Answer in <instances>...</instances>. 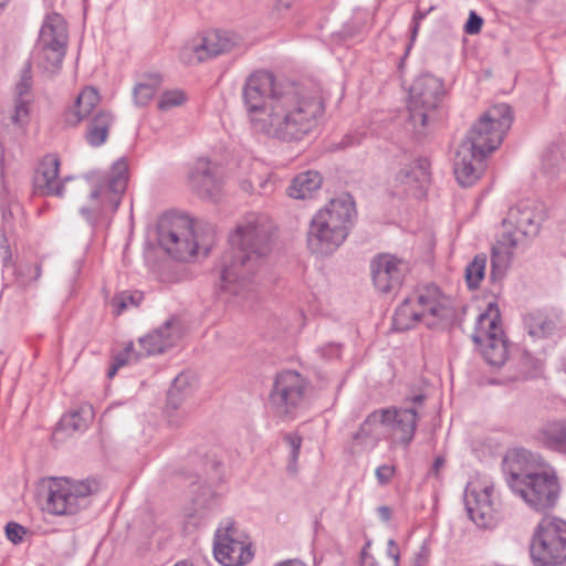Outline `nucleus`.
I'll use <instances>...</instances> for the list:
<instances>
[{"instance_id": "473e14b6", "label": "nucleus", "mask_w": 566, "mask_h": 566, "mask_svg": "<svg viewBox=\"0 0 566 566\" xmlns=\"http://www.w3.org/2000/svg\"><path fill=\"white\" fill-rule=\"evenodd\" d=\"M486 263V254L480 253L476 254L465 266L464 276L470 290H475L480 286V283L485 275Z\"/></svg>"}, {"instance_id": "1a4fd4ad", "label": "nucleus", "mask_w": 566, "mask_h": 566, "mask_svg": "<svg viewBox=\"0 0 566 566\" xmlns=\"http://www.w3.org/2000/svg\"><path fill=\"white\" fill-rule=\"evenodd\" d=\"M210 238H201L188 217L163 218L158 224V243L174 259L188 261L202 249L208 253Z\"/></svg>"}, {"instance_id": "412c9836", "label": "nucleus", "mask_w": 566, "mask_h": 566, "mask_svg": "<svg viewBox=\"0 0 566 566\" xmlns=\"http://www.w3.org/2000/svg\"><path fill=\"white\" fill-rule=\"evenodd\" d=\"M493 486L469 483L464 492V503L469 516L480 527H489L494 522Z\"/></svg>"}, {"instance_id": "8fccbe9b", "label": "nucleus", "mask_w": 566, "mask_h": 566, "mask_svg": "<svg viewBox=\"0 0 566 566\" xmlns=\"http://www.w3.org/2000/svg\"><path fill=\"white\" fill-rule=\"evenodd\" d=\"M444 465H446V459L442 455H438L434 459V462H433L430 471L428 472V476L434 478L436 480L440 481L441 480V471L443 470Z\"/></svg>"}, {"instance_id": "864d4df0", "label": "nucleus", "mask_w": 566, "mask_h": 566, "mask_svg": "<svg viewBox=\"0 0 566 566\" xmlns=\"http://www.w3.org/2000/svg\"><path fill=\"white\" fill-rule=\"evenodd\" d=\"M377 514L379 518L384 522H388L391 518V510L387 505L379 506L377 509Z\"/></svg>"}, {"instance_id": "09e8293b", "label": "nucleus", "mask_w": 566, "mask_h": 566, "mask_svg": "<svg viewBox=\"0 0 566 566\" xmlns=\"http://www.w3.org/2000/svg\"><path fill=\"white\" fill-rule=\"evenodd\" d=\"M138 353L135 352V348H134V345L133 344H128L126 347H125V353L118 355L115 357V361L114 364L117 366V367H122L124 366L125 364H127L129 360L132 359H137L136 358V355Z\"/></svg>"}, {"instance_id": "49530a36", "label": "nucleus", "mask_w": 566, "mask_h": 566, "mask_svg": "<svg viewBox=\"0 0 566 566\" xmlns=\"http://www.w3.org/2000/svg\"><path fill=\"white\" fill-rule=\"evenodd\" d=\"M386 555L389 566H399L400 551L395 539L390 538L387 542Z\"/></svg>"}, {"instance_id": "4c0bfd02", "label": "nucleus", "mask_w": 566, "mask_h": 566, "mask_svg": "<svg viewBox=\"0 0 566 566\" xmlns=\"http://www.w3.org/2000/svg\"><path fill=\"white\" fill-rule=\"evenodd\" d=\"M41 266L39 264H20L17 269V281L21 286H28L39 280Z\"/></svg>"}, {"instance_id": "c03bdc74", "label": "nucleus", "mask_w": 566, "mask_h": 566, "mask_svg": "<svg viewBox=\"0 0 566 566\" xmlns=\"http://www.w3.org/2000/svg\"><path fill=\"white\" fill-rule=\"evenodd\" d=\"M395 472L396 468L394 465L382 464L376 469L375 475L380 485H387L394 478Z\"/></svg>"}, {"instance_id": "a878e982", "label": "nucleus", "mask_w": 566, "mask_h": 566, "mask_svg": "<svg viewBox=\"0 0 566 566\" xmlns=\"http://www.w3.org/2000/svg\"><path fill=\"white\" fill-rule=\"evenodd\" d=\"M536 439L544 448L566 454V418L544 421L536 432Z\"/></svg>"}, {"instance_id": "4be33fe9", "label": "nucleus", "mask_w": 566, "mask_h": 566, "mask_svg": "<svg viewBox=\"0 0 566 566\" xmlns=\"http://www.w3.org/2000/svg\"><path fill=\"white\" fill-rule=\"evenodd\" d=\"M181 337V326L176 317L167 319L161 326L139 338L143 352L136 358L161 354L177 344Z\"/></svg>"}, {"instance_id": "a19ab883", "label": "nucleus", "mask_w": 566, "mask_h": 566, "mask_svg": "<svg viewBox=\"0 0 566 566\" xmlns=\"http://www.w3.org/2000/svg\"><path fill=\"white\" fill-rule=\"evenodd\" d=\"M32 85V76H31V66L28 63L22 71L21 80L17 84L15 92L17 97L15 98H30L29 97V91Z\"/></svg>"}, {"instance_id": "e433bc0d", "label": "nucleus", "mask_w": 566, "mask_h": 566, "mask_svg": "<svg viewBox=\"0 0 566 566\" xmlns=\"http://www.w3.org/2000/svg\"><path fill=\"white\" fill-rule=\"evenodd\" d=\"M187 101V96L181 90L166 91L160 95L158 101V109L161 112L170 111L171 108L181 106Z\"/></svg>"}, {"instance_id": "58836bf2", "label": "nucleus", "mask_w": 566, "mask_h": 566, "mask_svg": "<svg viewBox=\"0 0 566 566\" xmlns=\"http://www.w3.org/2000/svg\"><path fill=\"white\" fill-rule=\"evenodd\" d=\"M30 98H15L13 111L10 115L11 122L17 126H23L29 120Z\"/></svg>"}, {"instance_id": "39448f33", "label": "nucleus", "mask_w": 566, "mask_h": 566, "mask_svg": "<svg viewBox=\"0 0 566 566\" xmlns=\"http://www.w3.org/2000/svg\"><path fill=\"white\" fill-rule=\"evenodd\" d=\"M544 219V205L536 200H521L509 209L503 220L504 231L492 247V281L504 277L514 255L525 249L530 239L538 234Z\"/></svg>"}, {"instance_id": "20e7f679", "label": "nucleus", "mask_w": 566, "mask_h": 566, "mask_svg": "<svg viewBox=\"0 0 566 566\" xmlns=\"http://www.w3.org/2000/svg\"><path fill=\"white\" fill-rule=\"evenodd\" d=\"M507 484L535 511L552 509L559 496L556 470L541 454L516 450L505 460Z\"/></svg>"}, {"instance_id": "f704fd0d", "label": "nucleus", "mask_w": 566, "mask_h": 566, "mask_svg": "<svg viewBox=\"0 0 566 566\" xmlns=\"http://www.w3.org/2000/svg\"><path fill=\"white\" fill-rule=\"evenodd\" d=\"M563 155L556 147L548 148L542 156V169L545 174L553 176L562 168Z\"/></svg>"}, {"instance_id": "6ab92c4d", "label": "nucleus", "mask_w": 566, "mask_h": 566, "mask_svg": "<svg viewBox=\"0 0 566 566\" xmlns=\"http://www.w3.org/2000/svg\"><path fill=\"white\" fill-rule=\"evenodd\" d=\"M381 426L386 427L394 443L408 447L415 437L418 412L415 407L377 409Z\"/></svg>"}, {"instance_id": "cd10ccee", "label": "nucleus", "mask_w": 566, "mask_h": 566, "mask_svg": "<svg viewBox=\"0 0 566 566\" xmlns=\"http://www.w3.org/2000/svg\"><path fill=\"white\" fill-rule=\"evenodd\" d=\"M322 186V177L319 172L307 170L301 172L293 178L291 185L286 189L289 197L294 199H307L313 196Z\"/></svg>"}, {"instance_id": "5701e85b", "label": "nucleus", "mask_w": 566, "mask_h": 566, "mask_svg": "<svg viewBox=\"0 0 566 566\" xmlns=\"http://www.w3.org/2000/svg\"><path fill=\"white\" fill-rule=\"evenodd\" d=\"M196 386V377L189 373H180L172 381L167 395L166 416L171 427L182 424L187 413L185 410L179 411L182 402L188 398Z\"/></svg>"}, {"instance_id": "2f4dec72", "label": "nucleus", "mask_w": 566, "mask_h": 566, "mask_svg": "<svg viewBox=\"0 0 566 566\" xmlns=\"http://www.w3.org/2000/svg\"><path fill=\"white\" fill-rule=\"evenodd\" d=\"M94 417L91 405H82L77 409L70 411L60 420V428L67 432L84 431L92 422Z\"/></svg>"}, {"instance_id": "de8ad7c7", "label": "nucleus", "mask_w": 566, "mask_h": 566, "mask_svg": "<svg viewBox=\"0 0 566 566\" xmlns=\"http://www.w3.org/2000/svg\"><path fill=\"white\" fill-rule=\"evenodd\" d=\"M112 122H113L112 115L107 112L101 111L93 117V119L91 120L90 124L95 127H99V128L105 127L106 133L108 134Z\"/></svg>"}, {"instance_id": "bf43d9fd", "label": "nucleus", "mask_w": 566, "mask_h": 566, "mask_svg": "<svg viewBox=\"0 0 566 566\" xmlns=\"http://www.w3.org/2000/svg\"><path fill=\"white\" fill-rule=\"evenodd\" d=\"M261 188H263L266 192L268 191H272L273 190V186L270 185V181L269 180H265L263 182L260 184Z\"/></svg>"}, {"instance_id": "2eb2a0df", "label": "nucleus", "mask_w": 566, "mask_h": 566, "mask_svg": "<svg viewBox=\"0 0 566 566\" xmlns=\"http://www.w3.org/2000/svg\"><path fill=\"white\" fill-rule=\"evenodd\" d=\"M237 36L228 31H209L197 34L180 51V61L193 65L208 59L229 53L237 45Z\"/></svg>"}, {"instance_id": "3c124183", "label": "nucleus", "mask_w": 566, "mask_h": 566, "mask_svg": "<svg viewBox=\"0 0 566 566\" xmlns=\"http://www.w3.org/2000/svg\"><path fill=\"white\" fill-rule=\"evenodd\" d=\"M430 557V549L427 544H422L416 556L415 566H426Z\"/></svg>"}, {"instance_id": "4d7b16f0", "label": "nucleus", "mask_w": 566, "mask_h": 566, "mask_svg": "<svg viewBox=\"0 0 566 566\" xmlns=\"http://www.w3.org/2000/svg\"><path fill=\"white\" fill-rule=\"evenodd\" d=\"M424 397L422 395H416L412 398L409 399V401L413 405H420L422 403Z\"/></svg>"}, {"instance_id": "393cba45", "label": "nucleus", "mask_w": 566, "mask_h": 566, "mask_svg": "<svg viewBox=\"0 0 566 566\" xmlns=\"http://www.w3.org/2000/svg\"><path fill=\"white\" fill-rule=\"evenodd\" d=\"M380 418L378 411L370 412L359 426L358 430L353 433L349 442V451L352 454H360L374 450L381 440Z\"/></svg>"}, {"instance_id": "79ce46f5", "label": "nucleus", "mask_w": 566, "mask_h": 566, "mask_svg": "<svg viewBox=\"0 0 566 566\" xmlns=\"http://www.w3.org/2000/svg\"><path fill=\"white\" fill-rule=\"evenodd\" d=\"M107 136L108 134L106 133L105 127L99 128L90 124L88 129L86 132V140L91 146H101L106 142Z\"/></svg>"}, {"instance_id": "f8f14e48", "label": "nucleus", "mask_w": 566, "mask_h": 566, "mask_svg": "<svg viewBox=\"0 0 566 566\" xmlns=\"http://www.w3.org/2000/svg\"><path fill=\"white\" fill-rule=\"evenodd\" d=\"M444 94L442 81L431 74H421L409 90V123L418 135L436 120L437 108Z\"/></svg>"}, {"instance_id": "9b49d317", "label": "nucleus", "mask_w": 566, "mask_h": 566, "mask_svg": "<svg viewBox=\"0 0 566 566\" xmlns=\"http://www.w3.org/2000/svg\"><path fill=\"white\" fill-rule=\"evenodd\" d=\"M535 566H557L566 562V522L544 516L536 525L530 543Z\"/></svg>"}, {"instance_id": "f3484780", "label": "nucleus", "mask_w": 566, "mask_h": 566, "mask_svg": "<svg viewBox=\"0 0 566 566\" xmlns=\"http://www.w3.org/2000/svg\"><path fill=\"white\" fill-rule=\"evenodd\" d=\"M408 263L389 253H379L370 261V275L376 291L391 294L400 289L407 272Z\"/></svg>"}, {"instance_id": "7ed1b4c3", "label": "nucleus", "mask_w": 566, "mask_h": 566, "mask_svg": "<svg viewBox=\"0 0 566 566\" xmlns=\"http://www.w3.org/2000/svg\"><path fill=\"white\" fill-rule=\"evenodd\" d=\"M512 122L511 107L496 104L473 124L453 159L454 176L462 187H471L480 179L485 157L499 148Z\"/></svg>"}, {"instance_id": "6e6d98bb", "label": "nucleus", "mask_w": 566, "mask_h": 566, "mask_svg": "<svg viewBox=\"0 0 566 566\" xmlns=\"http://www.w3.org/2000/svg\"><path fill=\"white\" fill-rule=\"evenodd\" d=\"M241 188L245 192H252L253 191V186H252V182L250 180H243L241 182Z\"/></svg>"}, {"instance_id": "a18cd8bd", "label": "nucleus", "mask_w": 566, "mask_h": 566, "mask_svg": "<svg viewBox=\"0 0 566 566\" xmlns=\"http://www.w3.org/2000/svg\"><path fill=\"white\" fill-rule=\"evenodd\" d=\"M483 25V19L474 11H470L469 19L464 25V31L468 34L480 33Z\"/></svg>"}, {"instance_id": "ea45409f", "label": "nucleus", "mask_w": 566, "mask_h": 566, "mask_svg": "<svg viewBox=\"0 0 566 566\" xmlns=\"http://www.w3.org/2000/svg\"><path fill=\"white\" fill-rule=\"evenodd\" d=\"M284 440L290 447L287 470L294 473L296 472L297 459L302 447V437L296 433H287L284 436Z\"/></svg>"}, {"instance_id": "c756f323", "label": "nucleus", "mask_w": 566, "mask_h": 566, "mask_svg": "<svg viewBox=\"0 0 566 566\" xmlns=\"http://www.w3.org/2000/svg\"><path fill=\"white\" fill-rule=\"evenodd\" d=\"M163 83L158 73L144 74L133 90L134 102L137 106H146L155 96Z\"/></svg>"}, {"instance_id": "f257e3e1", "label": "nucleus", "mask_w": 566, "mask_h": 566, "mask_svg": "<svg viewBox=\"0 0 566 566\" xmlns=\"http://www.w3.org/2000/svg\"><path fill=\"white\" fill-rule=\"evenodd\" d=\"M242 98L253 132L284 143L302 140L325 111L319 94L268 71L248 76Z\"/></svg>"}, {"instance_id": "f03ea898", "label": "nucleus", "mask_w": 566, "mask_h": 566, "mask_svg": "<svg viewBox=\"0 0 566 566\" xmlns=\"http://www.w3.org/2000/svg\"><path fill=\"white\" fill-rule=\"evenodd\" d=\"M273 232L274 223L268 214L251 212L229 235L232 252L223 261L221 289L242 303L254 297L253 277L266 264Z\"/></svg>"}, {"instance_id": "7c9ffc66", "label": "nucleus", "mask_w": 566, "mask_h": 566, "mask_svg": "<svg viewBox=\"0 0 566 566\" xmlns=\"http://www.w3.org/2000/svg\"><path fill=\"white\" fill-rule=\"evenodd\" d=\"M524 326L531 337L545 338L553 334L556 328V322L547 314L537 311L528 313L524 317Z\"/></svg>"}, {"instance_id": "ddd939ff", "label": "nucleus", "mask_w": 566, "mask_h": 566, "mask_svg": "<svg viewBox=\"0 0 566 566\" xmlns=\"http://www.w3.org/2000/svg\"><path fill=\"white\" fill-rule=\"evenodd\" d=\"M95 490V483L88 480L51 478L48 482L45 511L57 516L76 514L88 505Z\"/></svg>"}, {"instance_id": "37998d69", "label": "nucleus", "mask_w": 566, "mask_h": 566, "mask_svg": "<svg viewBox=\"0 0 566 566\" xmlns=\"http://www.w3.org/2000/svg\"><path fill=\"white\" fill-rule=\"evenodd\" d=\"M25 528L18 523L10 522L6 525V535L10 542L18 544L22 542Z\"/></svg>"}, {"instance_id": "a211bd4d", "label": "nucleus", "mask_w": 566, "mask_h": 566, "mask_svg": "<svg viewBox=\"0 0 566 566\" xmlns=\"http://www.w3.org/2000/svg\"><path fill=\"white\" fill-rule=\"evenodd\" d=\"M213 555L223 566H243L253 557L250 544L235 537V530L230 521L216 531Z\"/></svg>"}, {"instance_id": "b1692460", "label": "nucleus", "mask_w": 566, "mask_h": 566, "mask_svg": "<svg viewBox=\"0 0 566 566\" xmlns=\"http://www.w3.org/2000/svg\"><path fill=\"white\" fill-rule=\"evenodd\" d=\"M60 160L55 155H46L39 164L34 177V191L41 196H64V186L59 179Z\"/></svg>"}, {"instance_id": "423d86ee", "label": "nucleus", "mask_w": 566, "mask_h": 566, "mask_svg": "<svg viewBox=\"0 0 566 566\" xmlns=\"http://www.w3.org/2000/svg\"><path fill=\"white\" fill-rule=\"evenodd\" d=\"M355 212V202L348 193L331 199L310 222L308 250L321 256L335 252L346 240Z\"/></svg>"}, {"instance_id": "c9c22d12", "label": "nucleus", "mask_w": 566, "mask_h": 566, "mask_svg": "<svg viewBox=\"0 0 566 566\" xmlns=\"http://www.w3.org/2000/svg\"><path fill=\"white\" fill-rule=\"evenodd\" d=\"M214 509L213 503L203 504L198 501L193 503L191 509L187 510L186 516L188 523L193 526L201 525L210 515H212Z\"/></svg>"}, {"instance_id": "052dcab7", "label": "nucleus", "mask_w": 566, "mask_h": 566, "mask_svg": "<svg viewBox=\"0 0 566 566\" xmlns=\"http://www.w3.org/2000/svg\"><path fill=\"white\" fill-rule=\"evenodd\" d=\"M118 368H119V367H117L115 364H113V366H112V367L109 368V370H108V377H111V378H112V377L116 374V371H117V369H118Z\"/></svg>"}, {"instance_id": "5fc2aeb1", "label": "nucleus", "mask_w": 566, "mask_h": 566, "mask_svg": "<svg viewBox=\"0 0 566 566\" xmlns=\"http://www.w3.org/2000/svg\"><path fill=\"white\" fill-rule=\"evenodd\" d=\"M276 566H306V565L297 559H289V560L279 563Z\"/></svg>"}, {"instance_id": "bb28decb", "label": "nucleus", "mask_w": 566, "mask_h": 566, "mask_svg": "<svg viewBox=\"0 0 566 566\" xmlns=\"http://www.w3.org/2000/svg\"><path fill=\"white\" fill-rule=\"evenodd\" d=\"M429 160L426 158H418L411 160L396 175V181L405 186V191L417 188L418 185L422 186L429 179Z\"/></svg>"}, {"instance_id": "72a5a7b5", "label": "nucleus", "mask_w": 566, "mask_h": 566, "mask_svg": "<svg viewBox=\"0 0 566 566\" xmlns=\"http://www.w3.org/2000/svg\"><path fill=\"white\" fill-rule=\"evenodd\" d=\"M142 300L143 294L139 292L118 293L111 301L113 313L115 315H120L124 311L128 310L129 307H137L140 304Z\"/></svg>"}, {"instance_id": "680f3d73", "label": "nucleus", "mask_w": 566, "mask_h": 566, "mask_svg": "<svg viewBox=\"0 0 566 566\" xmlns=\"http://www.w3.org/2000/svg\"><path fill=\"white\" fill-rule=\"evenodd\" d=\"M417 32H418V23H416L415 27H413L412 39L416 36Z\"/></svg>"}, {"instance_id": "69168bd1", "label": "nucleus", "mask_w": 566, "mask_h": 566, "mask_svg": "<svg viewBox=\"0 0 566 566\" xmlns=\"http://www.w3.org/2000/svg\"><path fill=\"white\" fill-rule=\"evenodd\" d=\"M175 566H188L185 562H179Z\"/></svg>"}, {"instance_id": "dca6fc26", "label": "nucleus", "mask_w": 566, "mask_h": 566, "mask_svg": "<svg viewBox=\"0 0 566 566\" xmlns=\"http://www.w3.org/2000/svg\"><path fill=\"white\" fill-rule=\"evenodd\" d=\"M305 379L296 371L280 373L270 394V402L280 417L293 416L304 399Z\"/></svg>"}, {"instance_id": "603ef678", "label": "nucleus", "mask_w": 566, "mask_h": 566, "mask_svg": "<svg viewBox=\"0 0 566 566\" xmlns=\"http://www.w3.org/2000/svg\"><path fill=\"white\" fill-rule=\"evenodd\" d=\"M291 7L292 2L290 0H277L273 7V13L282 15L284 12L289 11Z\"/></svg>"}, {"instance_id": "338daca9", "label": "nucleus", "mask_w": 566, "mask_h": 566, "mask_svg": "<svg viewBox=\"0 0 566 566\" xmlns=\"http://www.w3.org/2000/svg\"><path fill=\"white\" fill-rule=\"evenodd\" d=\"M7 2L8 0H0V8H2Z\"/></svg>"}, {"instance_id": "0eeeda50", "label": "nucleus", "mask_w": 566, "mask_h": 566, "mask_svg": "<svg viewBox=\"0 0 566 566\" xmlns=\"http://www.w3.org/2000/svg\"><path fill=\"white\" fill-rule=\"evenodd\" d=\"M127 182L128 164L124 158L113 164L107 176L90 179L87 201L80 208V214L92 228L118 209Z\"/></svg>"}, {"instance_id": "e2e57ef3", "label": "nucleus", "mask_w": 566, "mask_h": 566, "mask_svg": "<svg viewBox=\"0 0 566 566\" xmlns=\"http://www.w3.org/2000/svg\"><path fill=\"white\" fill-rule=\"evenodd\" d=\"M7 213H9V210H6L4 208H2V214H3L4 219L7 218Z\"/></svg>"}, {"instance_id": "13d9d810", "label": "nucleus", "mask_w": 566, "mask_h": 566, "mask_svg": "<svg viewBox=\"0 0 566 566\" xmlns=\"http://www.w3.org/2000/svg\"><path fill=\"white\" fill-rule=\"evenodd\" d=\"M426 15L427 12L417 11L413 15V20L416 21V23H418V21L424 19Z\"/></svg>"}, {"instance_id": "6e6552de", "label": "nucleus", "mask_w": 566, "mask_h": 566, "mask_svg": "<svg viewBox=\"0 0 566 566\" xmlns=\"http://www.w3.org/2000/svg\"><path fill=\"white\" fill-rule=\"evenodd\" d=\"M448 298L437 286H426L415 295L405 298L398 306L392 317V326L396 331L403 332L422 321L427 326L432 327L448 316Z\"/></svg>"}, {"instance_id": "c85d7f7f", "label": "nucleus", "mask_w": 566, "mask_h": 566, "mask_svg": "<svg viewBox=\"0 0 566 566\" xmlns=\"http://www.w3.org/2000/svg\"><path fill=\"white\" fill-rule=\"evenodd\" d=\"M99 102V95L93 87L84 88L77 96L74 108L65 114V122L69 125H76L83 118L92 114Z\"/></svg>"}, {"instance_id": "4468645a", "label": "nucleus", "mask_w": 566, "mask_h": 566, "mask_svg": "<svg viewBox=\"0 0 566 566\" xmlns=\"http://www.w3.org/2000/svg\"><path fill=\"white\" fill-rule=\"evenodd\" d=\"M472 340L479 347L485 361L491 366H502L507 357V342L500 325V315L494 304L480 313L475 321Z\"/></svg>"}, {"instance_id": "9d476101", "label": "nucleus", "mask_w": 566, "mask_h": 566, "mask_svg": "<svg viewBox=\"0 0 566 566\" xmlns=\"http://www.w3.org/2000/svg\"><path fill=\"white\" fill-rule=\"evenodd\" d=\"M69 41L65 19L56 12L45 15L32 59L42 72L53 75L62 67Z\"/></svg>"}, {"instance_id": "0e129e2a", "label": "nucleus", "mask_w": 566, "mask_h": 566, "mask_svg": "<svg viewBox=\"0 0 566 566\" xmlns=\"http://www.w3.org/2000/svg\"><path fill=\"white\" fill-rule=\"evenodd\" d=\"M7 213H9V210H6L4 208H2V214H3L4 219L7 218Z\"/></svg>"}, {"instance_id": "aec40b11", "label": "nucleus", "mask_w": 566, "mask_h": 566, "mask_svg": "<svg viewBox=\"0 0 566 566\" xmlns=\"http://www.w3.org/2000/svg\"><path fill=\"white\" fill-rule=\"evenodd\" d=\"M220 168L206 158H199L188 172V185L199 197L216 200L222 191Z\"/></svg>"}]
</instances>
